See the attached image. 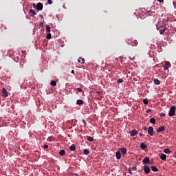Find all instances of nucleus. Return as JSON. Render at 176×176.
I'll return each instance as SVG.
<instances>
[{"label":"nucleus","mask_w":176,"mask_h":176,"mask_svg":"<svg viewBox=\"0 0 176 176\" xmlns=\"http://www.w3.org/2000/svg\"><path fill=\"white\" fill-rule=\"evenodd\" d=\"M176 111V107L175 106H171L170 107V111H168V116L173 117L175 116V111Z\"/></svg>","instance_id":"nucleus-1"},{"label":"nucleus","mask_w":176,"mask_h":176,"mask_svg":"<svg viewBox=\"0 0 176 176\" xmlns=\"http://www.w3.org/2000/svg\"><path fill=\"white\" fill-rule=\"evenodd\" d=\"M34 8H36V10L38 11H41L42 10H43V5L42 4V3H37V5L36 7H34Z\"/></svg>","instance_id":"nucleus-2"},{"label":"nucleus","mask_w":176,"mask_h":176,"mask_svg":"<svg viewBox=\"0 0 176 176\" xmlns=\"http://www.w3.org/2000/svg\"><path fill=\"white\" fill-rule=\"evenodd\" d=\"M171 67V65L170 64V62L165 61V64L164 65V71H167L169 67Z\"/></svg>","instance_id":"nucleus-3"},{"label":"nucleus","mask_w":176,"mask_h":176,"mask_svg":"<svg viewBox=\"0 0 176 176\" xmlns=\"http://www.w3.org/2000/svg\"><path fill=\"white\" fill-rule=\"evenodd\" d=\"M143 170H144L145 174H149L150 173V167L148 166H143Z\"/></svg>","instance_id":"nucleus-4"},{"label":"nucleus","mask_w":176,"mask_h":176,"mask_svg":"<svg viewBox=\"0 0 176 176\" xmlns=\"http://www.w3.org/2000/svg\"><path fill=\"white\" fill-rule=\"evenodd\" d=\"M164 130H165V126H160V127L157 128L156 132L157 133H160V132L164 131Z\"/></svg>","instance_id":"nucleus-5"},{"label":"nucleus","mask_w":176,"mask_h":176,"mask_svg":"<svg viewBox=\"0 0 176 176\" xmlns=\"http://www.w3.org/2000/svg\"><path fill=\"white\" fill-rule=\"evenodd\" d=\"M1 92H2V96L3 97H8V91L6 89V88H3Z\"/></svg>","instance_id":"nucleus-6"},{"label":"nucleus","mask_w":176,"mask_h":176,"mask_svg":"<svg viewBox=\"0 0 176 176\" xmlns=\"http://www.w3.org/2000/svg\"><path fill=\"white\" fill-rule=\"evenodd\" d=\"M148 133L150 136H153V128L152 126L148 127Z\"/></svg>","instance_id":"nucleus-7"},{"label":"nucleus","mask_w":176,"mask_h":176,"mask_svg":"<svg viewBox=\"0 0 176 176\" xmlns=\"http://www.w3.org/2000/svg\"><path fill=\"white\" fill-rule=\"evenodd\" d=\"M150 162V159L148 157H145L144 160H143V164H148Z\"/></svg>","instance_id":"nucleus-8"},{"label":"nucleus","mask_w":176,"mask_h":176,"mask_svg":"<svg viewBox=\"0 0 176 176\" xmlns=\"http://www.w3.org/2000/svg\"><path fill=\"white\" fill-rule=\"evenodd\" d=\"M137 134H138V132H137L136 130H132L130 132V135H131V137H135V136H136Z\"/></svg>","instance_id":"nucleus-9"},{"label":"nucleus","mask_w":176,"mask_h":176,"mask_svg":"<svg viewBox=\"0 0 176 176\" xmlns=\"http://www.w3.org/2000/svg\"><path fill=\"white\" fill-rule=\"evenodd\" d=\"M126 148H125L124 147H122L120 148V153H123V155H124L126 153Z\"/></svg>","instance_id":"nucleus-10"},{"label":"nucleus","mask_w":176,"mask_h":176,"mask_svg":"<svg viewBox=\"0 0 176 176\" xmlns=\"http://www.w3.org/2000/svg\"><path fill=\"white\" fill-rule=\"evenodd\" d=\"M30 16L34 17L36 15V11L35 10L31 9L30 11Z\"/></svg>","instance_id":"nucleus-11"},{"label":"nucleus","mask_w":176,"mask_h":176,"mask_svg":"<svg viewBox=\"0 0 176 176\" xmlns=\"http://www.w3.org/2000/svg\"><path fill=\"white\" fill-rule=\"evenodd\" d=\"M140 148L142 150H144L145 148H146V145L144 142H141L140 143Z\"/></svg>","instance_id":"nucleus-12"},{"label":"nucleus","mask_w":176,"mask_h":176,"mask_svg":"<svg viewBox=\"0 0 176 176\" xmlns=\"http://www.w3.org/2000/svg\"><path fill=\"white\" fill-rule=\"evenodd\" d=\"M160 160L165 161L166 160V155L165 154H160Z\"/></svg>","instance_id":"nucleus-13"},{"label":"nucleus","mask_w":176,"mask_h":176,"mask_svg":"<svg viewBox=\"0 0 176 176\" xmlns=\"http://www.w3.org/2000/svg\"><path fill=\"white\" fill-rule=\"evenodd\" d=\"M153 82L156 85H160L161 84V82L158 79H155L153 80Z\"/></svg>","instance_id":"nucleus-14"},{"label":"nucleus","mask_w":176,"mask_h":176,"mask_svg":"<svg viewBox=\"0 0 176 176\" xmlns=\"http://www.w3.org/2000/svg\"><path fill=\"white\" fill-rule=\"evenodd\" d=\"M69 149H70V151H75L76 150V146H75V144H72V146H70Z\"/></svg>","instance_id":"nucleus-15"},{"label":"nucleus","mask_w":176,"mask_h":176,"mask_svg":"<svg viewBox=\"0 0 176 176\" xmlns=\"http://www.w3.org/2000/svg\"><path fill=\"white\" fill-rule=\"evenodd\" d=\"M116 158L117 160H120V151H117V153H116Z\"/></svg>","instance_id":"nucleus-16"},{"label":"nucleus","mask_w":176,"mask_h":176,"mask_svg":"<svg viewBox=\"0 0 176 176\" xmlns=\"http://www.w3.org/2000/svg\"><path fill=\"white\" fill-rule=\"evenodd\" d=\"M83 104H84L83 100H77V104L83 105Z\"/></svg>","instance_id":"nucleus-17"},{"label":"nucleus","mask_w":176,"mask_h":176,"mask_svg":"<svg viewBox=\"0 0 176 176\" xmlns=\"http://www.w3.org/2000/svg\"><path fill=\"white\" fill-rule=\"evenodd\" d=\"M166 30V26H164V28H163V29H161V30H160V34H164V32H165Z\"/></svg>","instance_id":"nucleus-18"},{"label":"nucleus","mask_w":176,"mask_h":176,"mask_svg":"<svg viewBox=\"0 0 176 176\" xmlns=\"http://www.w3.org/2000/svg\"><path fill=\"white\" fill-rule=\"evenodd\" d=\"M58 153H59V155L64 156L65 155V151H64L63 149L60 150Z\"/></svg>","instance_id":"nucleus-19"},{"label":"nucleus","mask_w":176,"mask_h":176,"mask_svg":"<svg viewBox=\"0 0 176 176\" xmlns=\"http://www.w3.org/2000/svg\"><path fill=\"white\" fill-rule=\"evenodd\" d=\"M151 170L153 172H158V168H157L156 166H151Z\"/></svg>","instance_id":"nucleus-20"},{"label":"nucleus","mask_w":176,"mask_h":176,"mask_svg":"<svg viewBox=\"0 0 176 176\" xmlns=\"http://www.w3.org/2000/svg\"><path fill=\"white\" fill-rule=\"evenodd\" d=\"M150 123H151L152 124H155L156 123V120L153 118H150Z\"/></svg>","instance_id":"nucleus-21"},{"label":"nucleus","mask_w":176,"mask_h":176,"mask_svg":"<svg viewBox=\"0 0 176 176\" xmlns=\"http://www.w3.org/2000/svg\"><path fill=\"white\" fill-rule=\"evenodd\" d=\"M47 142H54L55 141V138L54 137H49L47 140Z\"/></svg>","instance_id":"nucleus-22"},{"label":"nucleus","mask_w":176,"mask_h":176,"mask_svg":"<svg viewBox=\"0 0 176 176\" xmlns=\"http://www.w3.org/2000/svg\"><path fill=\"white\" fill-rule=\"evenodd\" d=\"M164 153H165L166 155H169L170 153V151L168 148H165V149H164Z\"/></svg>","instance_id":"nucleus-23"},{"label":"nucleus","mask_w":176,"mask_h":176,"mask_svg":"<svg viewBox=\"0 0 176 176\" xmlns=\"http://www.w3.org/2000/svg\"><path fill=\"white\" fill-rule=\"evenodd\" d=\"M146 14H148V16H153V12L151 10H148V11H146Z\"/></svg>","instance_id":"nucleus-24"},{"label":"nucleus","mask_w":176,"mask_h":176,"mask_svg":"<svg viewBox=\"0 0 176 176\" xmlns=\"http://www.w3.org/2000/svg\"><path fill=\"white\" fill-rule=\"evenodd\" d=\"M137 45H138V43L137 42L136 40L133 41V42H132V47H136Z\"/></svg>","instance_id":"nucleus-25"},{"label":"nucleus","mask_w":176,"mask_h":176,"mask_svg":"<svg viewBox=\"0 0 176 176\" xmlns=\"http://www.w3.org/2000/svg\"><path fill=\"white\" fill-rule=\"evenodd\" d=\"M89 153V150L88 149H84L83 150V154L85 155H88Z\"/></svg>","instance_id":"nucleus-26"},{"label":"nucleus","mask_w":176,"mask_h":176,"mask_svg":"<svg viewBox=\"0 0 176 176\" xmlns=\"http://www.w3.org/2000/svg\"><path fill=\"white\" fill-rule=\"evenodd\" d=\"M84 62H85L84 58H80L78 59V63H80V64H84Z\"/></svg>","instance_id":"nucleus-27"},{"label":"nucleus","mask_w":176,"mask_h":176,"mask_svg":"<svg viewBox=\"0 0 176 176\" xmlns=\"http://www.w3.org/2000/svg\"><path fill=\"white\" fill-rule=\"evenodd\" d=\"M50 85H51V86L56 87V81L52 80L50 82Z\"/></svg>","instance_id":"nucleus-28"},{"label":"nucleus","mask_w":176,"mask_h":176,"mask_svg":"<svg viewBox=\"0 0 176 176\" xmlns=\"http://www.w3.org/2000/svg\"><path fill=\"white\" fill-rule=\"evenodd\" d=\"M87 141L93 142L94 141V138L90 137V136H87Z\"/></svg>","instance_id":"nucleus-29"},{"label":"nucleus","mask_w":176,"mask_h":176,"mask_svg":"<svg viewBox=\"0 0 176 176\" xmlns=\"http://www.w3.org/2000/svg\"><path fill=\"white\" fill-rule=\"evenodd\" d=\"M122 82H123V79L120 78L117 80V84H121Z\"/></svg>","instance_id":"nucleus-30"},{"label":"nucleus","mask_w":176,"mask_h":176,"mask_svg":"<svg viewBox=\"0 0 176 176\" xmlns=\"http://www.w3.org/2000/svg\"><path fill=\"white\" fill-rule=\"evenodd\" d=\"M47 39H52V34L49 33L47 34Z\"/></svg>","instance_id":"nucleus-31"},{"label":"nucleus","mask_w":176,"mask_h":176,"mask_svg":"<svg viewBox=\"0 0 176 176\" xmlns=\"http://www.w3.org/2000/svg\"><path fill=\"white\" fill-rule=\"evenodd\" d=\"M143 103H144L145 105H148V101L147 99L143 100Z\"/></svg>","instance_id":"nucleus-32"},{"label":"nucleus","mask_w":176,"mask_h":176,"mask_svg":"<svg viewBox=\"0 0 176 176\" xmlns=\"http://www.w3.org/2000/svg\"><path fill=\"white\" fill-rule=\"evenodd\" d=\"M47 32H50V27L49 25H47V29H46Z\"/></svg>","instance_id":"nucleus-33"},{"label":"nucleus","mask_w":176,"mask_h":176,"mask_svg":"<svg viewBox=\"0 0 176 176\" xmlns=\"http://www.w3.org/2000/svg\"><path fill=\"white\" fill-rule=\"evenodd\" d=\"M76 90H77V91H78V92H82L83 91V90L81 88H77V89H76Z\"/></svg>","instance_id":"nucleus-34"},{"label":"nucleus","mask_w":176,"mask_h":176,"mask_svg":"<svg viewBox=\"0 0 176 176\" xmlns=\"http://www.w3.org/2000/svg\"><path fill=\"white\" fill-rule=\"evenodd\" d=\"M172 3L173 4V6H175V8H176V1H173L172 2Z\"/></svg>","instance_id":"nucleus-35"},{"label":"nucleus","mask_w":176,"mask_h":176,"mask_svg":"<svg viewBox=\"0 0 176 176\" xmlns=\"http://www.w3.org/2000/svg\"><path fill=\"white\" fill-rule=\"evenodd\" d=\"M39 27H43V22H39Z\"/></svg>","instance_id":"nucleus-36"},{"label":"nucleus","mask_w":176,"mask_h":176,"mask_svg":"<svg viewBox=\"0 0 176 176\" xmlns=\"http://www.w3.org/2000/svg\"><path fill=\"white\" fill-rule=\"evenodd\" d=\"M82 122H83L84 126H87V122L85 120H82Z\"/></svg>","instance_id":"nucleus-37"},{"label":"nucleus","mask_w":176,"mask_h":176,"mask_svg":"<svg viewBox=\"0 0 176 176\" xmlns=\"http://www.w3.org/2000/svg\"><path fill=\"white\" fill-rule=\"evenodd\" d=\"M47 4L52 5V0H47Z\"/></svg>","instance_id":"nucleus-38"},{"label":"nucleus","mask_w":176,"mask_h":176,"mask_svg":"<svg viewBox=\"0 0 176 176\" xmlns=\"http://www.w3.org/2000/svg\"><path fill=\"white\" fill-rule=\"evenodd\" d=\"M149 128H147L146 126H144L143 127V130H144L145 131H146V130H148Z\"/></svg>","instance_id":"nucleus-39"},{"label":"nucleus","mask_w":176,"mask_h":176,"mask_svg":"<svg viewBox=\"0 0 176 176\" xmlns=\"http://www.w3.org/2000/svg\"><path fill=\"white\" fill-rule=\"evenodd\" d=\"M129 174L133 175V172L131 171V169H129Z\"/></svg>","instance_id":"nucleus-40"},{"label":"nucleus","mask_w":176,"mask_h":176,"mask_svg":"<svg viewBox=\"0 0 176 176\" xmlns=\"http://www.w3.org/2000/svg\"><path fill=\"white\" fill-rule=\"evenodd\" d=\"M43 148H44V149H47L48 148V146L47 144H45Z\"/></svg>","instance_id":"nucleus-41"},{"label":"nucleus","mask_w":176,"mask_h":176,"mask_svg":"<svg viewBox=\"0 0 176 176\" xmlns=\"http://www.w3.org/2000/svg\"><path fill=\"white\" fill-rule=\"evenodd\" d=\"M157 1L160 2V3L164 2V0H157Z\"/></svg>","instance_id":"nucleus-42"},{"label":"nucleus","mask_w":176,"mask_h":176,"mask_svg":"<svg viewBox=\"0 0 176 176\" xmlns=\"http://www.w3.org/2000/svg\"><path fill=\"white\" fill-rule=\"evenodd\" d=\"M32 7H34V8H35L36 7V5L35 3H33Z\"/></svg>","instance_id":"nucleus-43"},{"label":"nucleus","mask_w":176,"mask_h":176,"mask_svg":"<svg viewBox=\"0 0 176 176\" xmlns=\"http://www.w3.org/2000/svg\"><path fill=\"white\" fill-rule=\"evenodd\" d=\"M39 17H41V18L43 19V15H42V14H39Z\"/></svg>","instance_id":"nucleus-44"},{"label":"nucleus","mask_w":176,"mask_h":176,"mask_svg":"<svg viewBox=\"0 0 176 176\" xmlns=\"http://www.w3.org/2000/svg\"><path fill=\"white\" fill-rule=\"evenodd\" d=\"M160 116L164 117V116H165V114H164V113H160Z\"/></svg>","instance_id":"nucleus-45"},{"label":"nucleus","mask_w":176,"mask_h":176,"mask_svg":"<svg viewBox=\"0 0 176 176\" xmlns=\"http://www.w3.org/2000/svg\"><path fill=\"white\" fill-rule=\"evenodd\" d=\"M156 27H157V30H160V28L158 27L157 25H156Z\"/></svg>","instance_id":"nucleus-46"},{"label":"nucleus","mask_w":176,"mask_h":176,"mask_svg":"<svg viewBox=\"0 0 176 176\" xmlns=\"http://www.w3.org/2000/svg\"><path fill=\"white\" fill-rule=\"evenodd\" d=\"M140 137L143 136V134L142 133H140Z\"/></svg>","instance_id":"nucleus-47"},{"label":"nucleus","mask_w":176,"mask_h":176,"mask_svg":"<svg viewBox=\"0 0 176 176\" xmlns=\"http://www.w3.org/2000/svg\"><path fill=\"white\" fill-rule=\"evenodd\" d=\"M22 54H25V51H22Z\"/></svg>","instance_id":"nucleus-48"},{"label":"nucleus","mask_w":176,"mask_h":176,"mask_svg":"<svg viewBox=\"0 0 176 176\" xmlns=\"http://www.w3.org/2000/svg\"><path fill=\"white\" fill-rule=\"evenodd\" d=\"M72 74H75V72H74V70L72 71Z\"/></svg>","instance_id":"nucleus-49"},{"label":"nucleus","mask_w":176,"mask_h":176,"mask_svg":"<svg viewBox=\"0 0 176 176\" xmlns=\"http://www.w3.org/2000/svg\"><path fill=\"white\" fill-rule=\"evenodd\" d=\"M97 94H100V91H99V92H97Z\"/></svg>","instance_id":"nucleus-50"},{"label":"nucleus","mask_w":176,"mask_h":176,"mask_svg":"<svg viewBox=\"0 0 176 176\" xmlns=\"http://www.w3.org/2000/svg\"><path fill=\"white\" fill-rule=\"evenodd\" d=\"M151 110H148V111H151Z\"/></svg>","instance_id":"nucleus-51"}]
</instances>
